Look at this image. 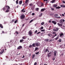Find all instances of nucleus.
<instances>
[{
    "label": "nucleus",
    "instance_id": "37998d69",
    "mask_svg": "<svg viewBox=\"0 0 65 65\" xmlns=\"http://www.w3.org/2000/svg\"><path fill=\"white\" fill-rule=\"evenodd\" d=\"M61 39H59V42H61Z\"/></svg>",
    "mask_w": 65,
    "mask_h": 65
},
{
    "label": "nucleus",
    "instance_id": "4468645a",
    "mask_svg": "<svg viewBox=\"0 0 65 65\" xmlns=\"http://www.w3.org/2000/svg\"><path fill=\"white\" fill-rule=\"evenodd\" d=\"M46 9L45 8H44V9H42L41 10V11H45Z\"/></svg>",
    "mask_w": 65,
    "mask_h": 65
},
{
    "label": "nucleus",
    "instance_id": "a19ab883",
    "mask_svg": "<svg viewBox=\"0 0 65 65\" xmlns=\"http://www.w3.org/2000/svg\"><path fill=\"white\" fill-rule=\"evenodd\" d=\"M25 8H23V10H22V12H23V11H24V10H25Z\"/></svg>",
    "mask_w": 65,
    "mask_h": 65
},
{
    "label": "nucleus",
    "instance_id": "6e6d98bb",
    "mask_svg": "<svg viewBox=\"0 0 65 65\" xmlns=\"http://www.w3.org/2000/svg\"><path fill=\"white\" fill-rule=\"evenodd\" d=\"M62 21H63V22H64L65 21V20H64L62 19Z\"/></svg>",
    "mask_w": 65,
    "mask_h": 65
},
{
    "label": "nucleus",
    "instance_id": "5701e85b",
    "mask_svg": "<svg viewBox=\"0 0 65 65\" xmlns=\"http://www.w3.org/2000/svg\"><path fill=\"white\" fill-rule=\"evenodd\" d=\"M39 48L38 47H36L35 48V51H37V50H38L39 49Z\"/></svg>",
    "mask_w": 65,
    "mask_h": 65
},
{
    "label": "nucleus",
    "instance_id": "8fccbe9b",
    "mask_svg": "<svg viewBox=\"0 0 65 65\" xmlns=\"http://www.w3.org/2000/svg\"><path fill=\"white\" fill-rule=\"evenodd\" d=\"M52 34H56V33L55 32H53V33H52Z\"/></svg>",
    "mask_w": 65,
    "mask_h": 65
},
{
    "label": "nucleus",
    "instance_id": "e433bc0d",
    "mask_svg": "<svg viewBox=\"0 0 65 65\" xmlns=\"http://www.w3.org/2000/svg\"><path fill=\"white\" fill-rule=\"evenodd\" d=\"M31 9L32 10H34V7H32L31 8Z\"/></svg>",
    "mask_w": 65,
    "mask_h": 65
},
{
    "label": "nucleus",
    "instance_id": "a18cd8bd",
    "mask_svg": "<svg viewBox=\"0 0 65 65\" xmlns=\"http://www.w3.org/2000/svg\"><path fill=\"white\" fill-rule=\"evenodd\" d=\"M37 64V62H35L34 64V65H36Z\"/></svg>",
    "mask_w": 65,
    "mask_h": 65
},
{
    "label": "nucleus",
    "instance_id": "0eeeda50",
    "mask_svg": "<svg viewBox=\"0 0 65 65\" xmlns=\"http://www.w3.org/2000/svg\"><path fill=\"white\" fill-rule=\"evenodd\" d=\"M4 50L3 49L1 51V52H0V54H2L4 52Z\"/></svg>",
    "mask_w": 65,
    "mask_h": 65
},
{
    "label": "nucleus",
    "instance_id": "ddd939ff",
    "mask_svg": "<svg viewBox=\"0 0 65 65\" xmlns=\"http://www.w3.org/2000/svg\"><path fill=\"white\" fill-rule=\"evenodd\" d=\"M27 37L26 36H24L22 38L23 39H26Z\"/></svg>",
    "mask_w": 65,
    "mask_h": 65
},
{
    "label": "nucleus",
    "instance_id": "c85d7f7f",
    "mask_svg": "<svg viewBox=\"0 0 65 65\" xmlns=\"http://www.w3.org/2000/svg\"><path fill=\"white\" fill-rule=\"evenodd\" d=\"M18 1H19V0H17V1H16V3L17 4H18Z\"/></svg>",
    "mask_w": 65,
    "mask_h": 65
},
{
    "label": "nucleus",
    "instance_id": "052dcab7",
    "mask_svg": "<svg viewBox=\"0 0 65 65\" xmlns=\"http://www.w3.org/2000/svg\"><path fill=\"white\" fill-rule=\"evenodd\" d=\"M62 16H63V17L64 16V14H62Z\"/></svg>",
    "mask_w": 65,
    "mask_h": 65
},
{
    "label": "nucleus",
    "instance_id": "aec40b11",
    "mask_svg": "<svg viewBox=\"0 0 65 65\" xmlns=\"http://www.w3.org/2000/svg\"><path fill=\"white\" fill-rule=\"evenodd\" d=\"M24 41V40L23 39L22 40H20V42L21 43H22V42H23Z\"/></svg>",
    "mask_w": 65,
    "mask_h": 65
},
{
    "label": "nucleus",
    "instance_id": "09e8293b",
    "mask_svg": "<svg viewBox=\"0 0 65 65\" xmlns=\"http://www.w3.org/2000/svg\"><path fill=\"white\" fill-rule=\"evenodd\" d=\"M42 13H41L40 15V17H41L42 16Z\"/></svg>",
    "mask_w": 65,
    "mask_h": 65
},
{
    "label": "nucleus",
    "instance_id": "2eb2a0df",
    "mask_svg": "<svg viewBox=\"0 0 65 65\" xmlns=\"http://www.w3.org/2000/svg\"><path fill=\"white\" fill-rule=\"evenodd\" d=\"M57 24L58 25V26H60V27H61L62 26V24H60L59 23H57Z\"/></svg>",
    "mask_w": 65,
    "mask_h": 65
},
{
    "label": "nucleus",
    "instance_id": "13d9d810",
    "mask_svg": "<svg viewBox=\"0 0 65 65\" xmlns=\"http://www.w3.org/2000/svg\"><path fill=\"white\" fill-rule=\"evenodd\" d=\"M55 37V36L54 35L53 36H52V38H54V37Z\"/></svg>",
    "mask_w": 65,
    "mask_h": 65
},
{
    "label": "nucleus",
    "instance_id": "f3484780",
    "mask_svg": "<svg viewBox=\"0 0 65 65\" xmlns=\"http://www.w3.org/2000/svg\"><path fill=\"white\" fill-rule=\"evenodd\" d=\"M22 3V1H20L19 4V5H21Z\"/></svg>",
    "mask_w": 65,
    "mask_h": 65
},
{
    "label": "nucleus",
    "instance_id": "dca6fc26",
    "mask_svg": "<svg viewBox=\"0 0 65 65\" xmlns=\"http://www.w3.org/2000/svg\"><path fill=\"white\" fill-rule=\"evenodd\" d=\"M59 23L61 24H63V22L62 21V19L60 20V21H59Z\"/></svg>",
    "mask_w": 65,
    "mask_h": 65
},
{
    "label": "nucleus",
    "instance_id": "3c124183",
    "mask_svg": "<svg viewBox=\"0 0 65 65\" xmlns=\"http://www.w3.org/2000/svg\"><path fill=\"white\" fill-rule=\"evenodd\" d=\"M51 8V10H54V9H53V8Z\"/></svg>",
    "mask_w": 65,
    "mask_h": 65
},
{
    "label": "nucleus",
    "instance_id": "bb28decb",
    "mask_svg": "<svg viewBox=\"0 0 65 65\" xmlns=\"http://www.w3.org/2000/svg\"><path fill=\"white\" fill-rule=\"evenodd\" d=\"M61 8V7H56V9H59V8Z\"/></svg>",
    "mask_w": 65,
    "mask_h": 65
},
{
    "label": "nucleus",
    "instance_id": "2f4dec72",
    "mask_svg": "<svg viewBox=\"0 0 65 65\" xmlns=\"http://www.w3.org/2000/svg\"><path fill=\"white\" fill-rule=\"evenodd\" d=\"M6 8H5V7H4L3 8V10L4 11L6 10Z\"/></svg>",
    "mask_w": 65,
    "mask_h": 65
},
{
    "label": "nucleus",
    "instance_id": "ea45409f",
    "mask_svg": "<svg viewBox=\"0 0 65 65\" xmlns=\"http://www.w3.org/2000/svg\"><path fill=\"white\" fill-rule=\"evenodd\" d=\"M33 20H31L30 22H29V23H31V22H33Z\"/></svg>",
    "mask_w": 65,
    "mask_h": 65
},
{
    "label": "nucleus",
    "instance_id": "c9c22d12",
    "mask_svg": "<svg viewBox=\"0 0 65 65\" xmlns=\"http://www.w3.org/2000/svg\"><path fill=\"white\" fill-rule=\"evenodd\" d=\"M32 3H31V4H29V5L30 6H31L32 5Z\"/></svg>",
    "mask_w": 65,
    "mask_h": 65
},
{
    "label": "nucleus",
    "instance_id": "c03bdc74",
    "mask_svg": "<svg viewBox=\"0 0 65 65\" xmlns=\"http://www.w3.org/2000/svg\"><path fill=\"white\" fill-rule=\"evenodd\" d=\"M45 31V29H43V30H41V31Z\"/></svg>",
    "mask_w": 65,
    "mask_h": 65
},
{
    "label": "nucleus",
    "instance_id": "393cba45",
    "mask_svg": "<svg viewBox=\"0 0 65 65\" xmlns=\"http://www.w3.org/2000/svg\"><path fill=\"white\" fill-rule=\"evenodd\" d=\"M14 20L13 19V20H12V21H11V22H10V23H13L14 22Z\"/></svg>",
    "mask_w": 65,
    "mask_h": 65
},
{
    "label": "nucleus",
    "instance_id": "de8ad7c7",
    "mask_svg": "<svg viewBox=\"0 0 65 65\" xmlns=\"http://www.w3.org/2000/svg\"><path fill=\"white\" fill-rule=\"evenodd\" d=\"M32 47V46L31 45H30L29 46V47L30 48H31V47Z\"/></svg>",
    "mask_w": 65,
    "mask_h": 65
},
{
    "label": "nucleus",
    "instance_id": "b1692460",
    "mask_svg": "<svg viewBox=\"0 0 65 65\" xmlns=\"http://www.w3.org/2000/svg\"><path fill=\"white\" fill-rule=\"evenodd\" d=\"M48 41H49L48 39H45V41L46 42H48Z\"/></svg>",
    "mask_w": 65,
    "mask_h": 65
},
{
    "label": "nucleus",
    "instance_id": "e2e57ef3",
    "mask_svg": "<svg viewBox=\"0 0 65 65\" xmlns=\"http://www.w3.org/2000/svg\"><path fill=\"white\" fill-rule=\"evenodd\" d=\"M49 36H51V34H48V35Z\"/></svg>",
    "mask_w": 65,
    "mask_h": 65
},
{
    "label": "nucleus",
    "instance_id": "864d4df0",
    "mask_svg": "<svg viewBox=\"0 0 65 65\" xmlns=\"http://www.w3.org/2000/svg\"><path fill=\"white\" fill-rule=\"evenodd\" d=\"M48 1V0H43V1H44V2H45V1Z\"/></svg>",
    "mask_w": 65,
    "mask_h": 65
},
{
    "label": "nucleus",
    "instance_id": "603ef678",
    "mask_svg": "<svg viewBox=\"0 0 65 65\" xmlns=\"http://www.w3.org/2000/svg\"><path fill=\"white\" fill-rule=\"evenodd\" d=\"M43 5V3H42V5H41V6H42Z\"/></svg>",
    "mask_w": 65,
    "mask_h": 65
},
{
    "label": "nucleus",
    "instance_id": "6ab92c4d",
    "mask_svg": "<svg viewBox=\"0 0 65 65\" xmlns=\"http://www.w3.org/2000/svg\"><path fill=\"white\" fill-rule=\"evenodd\" d=\"M58 16V14H55V15H54V17H56V18H57Z\"/></svg>",
    "mask_w": 65,
    "mask_h": 65
},
{
    "label": "nucleus",
    "instance_id": "f257e3e1",
    "mask_svg": "<svg viewBox=\"0 0 65 65\" xmlns=\"http://www.w3.org/2000/svg\"><path fill=\"white\" fill-rule=\"evenodd\" d=\"M5 7L7 8H8V9H7L6 10L5 12H8L9 11V9H10V7H9V6H6Z\"/></svg>",
    "mask_w": 65,
    "mask_h": 65
},
{
    "label": "nucleus",
    "instance_id": "7c9ffc66",
    "mask_svg": "<svg viewBox=\"0 0 65 65\" xmlns=\"http://www.w3.org/2000/svg\"><path fill=\"white\" fill-rule=\"evenodd\" d=\"M39 52H38L37 53H36L35 54L37 55H38L39 54Z\"/></svg>",
    "mask_w": 65,
    "mask_h": 65
},
{
    "label": "nucleus",
    "instance_id": "1a4fd4ad",
    "mask_svg": "<svg viewBox=\"0 0 65 65\" xmlns=\"http://www.w3.org/2000/svg\"><path fill=\"white\" fill-rule=\"evenodd\" d=\"M57 52L56 51H54V56H55L56 55V54H57Z\"/></svg>",
    "mask_w": 65,
    "mask_h": 65
},
{
    "label": "nucleus",
    "instance_id": "423d86ee",
    "mask_svg": "<svg viewBox=\"0 0 65 65\" xmlns=\"http://www.w3.org/2000/svg\"><path fill=\"white\" fill-rule=\"evenodd\" d=\"M29 1V0H26L25 1V4H26V5H27L28 4V2Z\"/></svg>",
    "mask_w": 65,
    "mask_h": 65
},
{
    "label": "nucleus",
    "instance_id": "a878e982",
    "mask_svg": "<svg viewBox=\"0 0 65 65\" xmlns=\"http://www.w3.org/2000/svg\"><path fill=\"white\" fill-rule=\"evenodd\" d=\"M56 0H52V1H51V3H54V2H55Z\"/></svg>",
    "mask_w": 65,
    "mask_h": 65
},
{
    "label": "nucleus",
    "instance_id": "9d476101",
    "mask_svg": "<svg viewBox=\"0 0 65 65\" xmlns=\"http://www.w3.org/2000/svg\"><path fill=\"white\" fill-rule=\"evenodd\" d=\"M21 19H23L25 18V16L24 15H22L21 16Z\"/></svg>",
    "mask_w": 65,
    "mask_h": 65
},
{
    "label": "nucleus",
    "instance_id": "412c9836",
    "mask_svg": "<svg viewBox=\"0 0 65 65\" xmlns=\"http://www.w3.org/2000/svg\"><path fill=\"white\" fill-rule=\"evenodd\" d=\"M53 7H56L57 6V5H54L53 6Z\"/></svg>",
    "mask_w": 65,
    "mask_h": 65
},
{
    "label": "nucleus",
    "instance_id": "cd10ccee",
    "mask_svg": "<svg viewBox=\"0 0 65 65\" xmlns=\"http://www.w3.org/2000/svg\"><path fill=\"white\" fill-rule=\"evenodd\" d=\"M48 51V49H46V50H45V52H46Z\"/></svg>",
    "mask_w": 65,
    "mask_h": 65
},
{
    "label": "nucleus",
    "instance_id": "0e129e2a",
    "mask_svg": "<svg viewBox=\"0 0 65 65\" xmlns=\"http://www.w3.org/2000/svg\"><path fill=\"white\" fill-rule=\"evenodd\" d=\"M65 7V6H64V5H63V7Z\"/></svg>",
    "mask_w": 65,
    "mask_h": 65
},
{
    "label": "nucleus",
    "instance_id": "79ce46f5",
    "mask_svg": "<svg viewBox=\"0 0 65 65\" xmlns=\"http://www.w3.org/2000/svg\"><path fill=\"white\" fill-rule=\"evenodd\" d=\"M17 21H17V20H16V21H15L14 22V23H17Z\"/></svg>",
    "mask_w": 65,
    "mask_h": 65
},
{
    "label": "nucleus",
    "instance_id": "58836bf2",
    "mask_svg": "<svg viewBox=\"0 0 65 65\" xmlns=\"http://www.w3.org/2000/svg\"><path fill=\"white\" fill-rule=\"evenodd\" d=\"M32 15H35V14L34 13H32Z\"/></svg>",
    "mask_w": 65,
    "mask_h": 65
},
{
    "label": "nucleus",
    "instance_id": "69168bd1",
    "mask_svg": "<svg viewBox=\"0 0 65 65\" xmlns=\"http://www.w3.org/2000/svg\"><path fill=\"white\" fill-rule=\"evenodd\" d=\"M57 36V34H55V35H54V36Z\"/></svg>",
    "mask_w": 65,
    "mask_h": 65
},
{
    "label": "nucleus",
    "instance_id": "7ed1b4c3",
    "mask_svg": "<svg viewBox=\"0 0 65 65\" xmlns=\"http://www.w3.org/2000/svg\"><path fill=\"white\" fill-rule=\"evenodd\" d=\"M52 53L51 52H50L49 53L47 54V56L48 57H50Z\"/></svg>",
    "mask_w": 65,
    "mask_h": 65
},
{
    "label": "nucleus",
    "instance_id": "5fc2aeb1",
    "mask_svg": "<svg viewBox=\"0 0 65 65\" xmlns=\"http://www.w3.org/2000/svg\"><path fill=\"white\" fill-rule=\"evenodd\" d=\"M37 30H36V31L34 32L36 34L37 32Z\"/></svg>",
    "mask_w": 65,
    "mask_h": 65
},
{
    "label": "nucleus",
    "instance_id": "680f3d73",
    "mask_svg": "<svg viewBox=\"0 0 65 65\" xmlns=\"http://www.w3.org/2000/svg\"><path fill=\"white\" fill-rule=\"evenodd\" d=\"M55 58H52V60H55Z\"/></svg>",
    "mask_w": 65,
    "mask_h": 65
},
{
    "label": "nucleus",
    "instance_id": "4d7b16f0",
    "mask_svg": "<svg viewBox=\"0 0 65 65\" xmlns=\"http://www.w3.org/2000/svg\"><path fill=\"white\" fill-rule=\"evenodd\" d=\"M41 33V32H38V33H37V34H39V33Z\"/></svg>",
    "mask_w": 65,
    "mask_h": 65
},
{
    "label": "nucleus",
    "instance_id": "49530a36",
    "mask_svg": "<svg viewBox=\"0 0 65 65\" xmlns=\"http://www.w3.org/2000/svg\"><path fill=\"white\" fill-rule=\"evenodd\" d=\"M15 33L17 34V35L18 34V32L17 31H16Z\"/></svg>",
    "mask_w": 65,
    "mask_h": 65
},
{
    "label": "nucleus",
    "instance_id": "4c0bfd02",
    "mask_svg": "<svg viewBox=\"0 0 65 65\" xmlns=\"http://www.w3.org/2000/svg\"><path fill=\"white\" fill-rule=\"evenodd\" d=\"M58 37H59V36L57 37H56V38H55V39H56V40H57L58 39Z\"/></svg>",
    "mask_w": 65,
    "mask_h": 65
},
{
    "label": "nucleus",
    "instance_id": "a211bd4d",
    "mask_svg": "<svg viewBox=\"0 0 65 65\" xmlns=\"http://www.w3.org/2000/svg\"><path fill=\"white\" fill-rule=\"evenodd\" d=\"M0 27L2 28H3V25L1 24H0Z\"/></svg>",
    "mask_w": 65,
    "mask_h": 65
},
{
    "label": "nucleus",
    "instance_id": "72a5a7b5",
    "mask_svg": "<svg viewBox=\"0 0 65 65\" xmlns=\"http://www.w3.org/2000/svg\"><path fill=\"white\" fill-rule=\"evenodd\" d=\"M32 46L35 47V44L34 43L33 44H32Z\"/></svg>",
    "mask_w": 65,
    "mask_h": 65
},
{
    "label": "nucleus",
    "instance_id": "f8f14e48",
    "mask_svg": "<svg viewBox=\"0 0 65 65\" xmlns=\"http://www.w3.org/2000/svg\"><path fill=\"white\" fill-rule=\"evenodd\" d=\"M59 34L60 35V36L61 37H63L64 36V34H63V33H61V34Z\"/></svg>",
    "mask_w": 65,
    "mask_h": 65
},
{
    "label": "nucleus",
    "instance_id": "4be33fe9",
    "mask_svg": "<svg viewBox=\"0 0 65 65\" xmlns=\"http://www.w3.org/2000/svg\"><path fill=\"white\" fill-rule=\"evenodd\" d=\"M35 56V54H33L32 57V58L33 59Z\"/></svg>",
    "mask_w": 65,
    "mask_h": 65
},
{
    "label": "nucleus",
    "instance_id": "f03ea898",
    "mask_svg": "<svg viewBox=\"0 0 65 65\" xmlns=\"http://www.w3.org/2000/svg\"><path fill=\"white\" fill-rule=\"evenodd\" d=\"M28 34L30 36H32V32L31 30H30L28 32Z\"/></svg>",
    "mask_w": 65,
    "mask_h": 65
},
{
    "label": "nucleus",
    "instance_id": "39448f33",
    "mask_svg": "<svg viewBox=\"0 0 65 65\" xmlns=\"http://www.w3.org/2000/svg\"><path fill=\"white\" fill-rule=\"evenodd\" d=\"M58 30V28H56L53 29V31H57Z\"/></svg>",
    "mask_w": 65,
    "mask_h": 65
},
{
    "label": "nucleus",
    "instance_id": "338daca9",
    "mask_svg": "<svg viewBox=\"0 0 65 65\" xmlns=\"http://www.w3.org/2000/svg\"><path fill=\"white\" fill-rule=\"evenodd\" d=\"M23 12H25V10H24L23 11Z\"/></svg>",
    "mask_w": 65,
    "mask_h": 65
},
{
    "label": "nucleus",
    "instance_id": "473e14b6",
    "mask_svg": "<svg viewBox=\"0 0 65 65\" xmlns=\"http://www.w3.org/2000/svg\"><path fill=\"white\" fill-rule=\"evenodd\" d=\"M36 10L37 11H38L39 10V8H37L36 9Z\"/></svg>",
    "mask_w": 65,
    "mask_h": 65
},
{
    "label": "nucleus",
    "instance_id": "c756f323",
    "mask_svg": "<svg viewBox=\"0 0 65 65\" xmlns=\"http://www.w3.org/2000/svg\"><path fill=\"white\" fill-rule=\"evenodd\" d=\"M44 28L43 27H42L40 28V30H41L42 29H43Z\"/></svg>",
    "mask_w": 65,
    "mask_h": 65
},
{
    "label": "nucleus",
    "instance_id": "9b49d317",
    "mask_svg": "<svg viewBox=\"0 0 65 65\" xmlns=\"http://www.w3.org/2000/svg\"><path fill=\"white\" fill-rule=\"evenodd\" d=\"M22 48V47L21 46H19L17 48V49L18 50H20V49H21Z\"/></svg>",
    "mask_w": 65,
    "mask_h": 65
},
{
    "label": "nucleus",
    "instance_id": "f704fd0d",
    "mask_svg": "<svg viewBox=\"0 0 65 65\" xmlns=\"http://www.w3.org/2000/svg\"><path fill=\"white\" fill-rule=\"evenodd\" d=\"M44 24V22H42L41 23V24L42 25H43Z\"/></svg>",
    "mask_w": 65,
    "mask_h": 65
},
{
    "label": "nucleus",
    "instance_id": "bf43d9fd",
    "mask_svg": "<svg viewBox=\"0 0 65 65\" xmlns=\"http://www.w3.org/2000/svg\"><path fill=\"white\" fill-rule=\"evenodd\" d=\"M63 5H60V7H63Z\"/></svg>",
    "mask_w": 65,
    "mask_h": 65
},
{
    "label": "nucleus",
    "instance_id": "6e6552de",
    "mask_svg": "<svg viewBox=\"0 0 65 65\" xmlns=\"http://www.w3.org/2000/svg\"><path fill=\"white\" fill-rule=\"evenodd\" d=\"M52 23H54V25H56L57 23L56 21H52Z\"/></svg>",
    "mask_w": 65,
    "mask_h": 65
},
{
    "label": "nucleus",
    "instance_id": "20e7f679",
    "mask_svg": "<svg viewBox=\"0 0 65 65\" xmlns=\"http://www.w3.org/2000/svg\"><path fill=\"white\" fill-rule=\"evenodd\" d=\"M36 45L37 46H39L40 45V43L38 42H37L36 43Z\"/></svg>",
    "mask_w": 65,
    "mask_h": 65
},
{
    "label": "nucleus",
    "instance_id": "774afa93",
    "mask_svg": "<svg viewBox=\"0 0 65 65\" xmlns=\"http://www.w3.org/2000/svg\"><path fill=\"white\" fill-rule=\"evenodd\" d=\"M57 18H58V19L60 18V17H57Z\"/></svg>",
    "mask_w": 65,
    "mask_h": 65
}]
</instances>
